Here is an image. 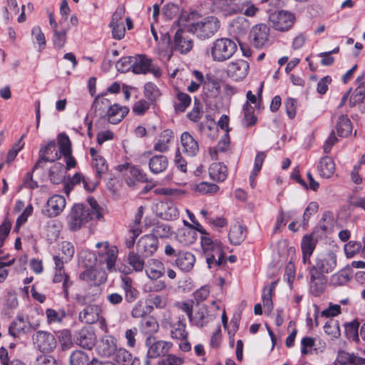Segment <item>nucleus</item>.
Instances as JSON below:
<instances>
[{
	"instance_id": "55",
	"label": "nucleus",
	"mask_w": 365,
	"mask_h": 365,
	"mask_svg": "<svg viewBox=\"0 0 365 365\" xmlns=\"http://www.w3.org/2000/svg\"><path fill=\"white\" fill-rule=\"evenodd\" d=\"M162 208L164 210V217L166 220L176 219L178 215V210L177 207L172 202H166L161 205Z\"/></svg>"
},
{
	"instance_id": "26",
	"label": "nucleus",
	"mask_w": 365,
	"mask_h": 365,
	"mask_svg": "<svg viewBox=\"0 0 365 365\" xmlns=\"http://www.w3.org/2000/svg\"><path fill=\"white\" fill-rule=\"evenodd\" d=\"M214 4L217 5L226 16L241 13L244 9V4L237 3L236 0H215Z\"/></svg>"
},
{
	"instance_id": "13",
	"label": "nucleus",
	"mask_w": 365,
	"mask_h": 365,
	"mask_svg": "<svg viewBox=\"0 0 365 365\" xmlns=\"http://www.w3.org/2000/svg\"><path fill=\"white\" fill-rule=\"evenodd\" d=\"M66 205V201L63 195H53L47 200L46 207L42 210V213L48 217H57L63 212Z\"/></svg>"
},
{
	"instance_id": "11",
	"label": "nucleus",
	"mask_w": 365,
	"mask_h": 365,
	"mask_svg": "<svg viewBox=\"0 0 365 365\" xmlns=\"http://www.w3.org/2000/svg\"><path fill=\"white\" fill-rule=\"evenodd\" d=\"M270 29L265 24L254 26L249 34L250 43L257 48H262L269 43Z\"/></svg>"
},
{
	"instance_id": "33",
	"label": "nucleus",
	"mask_w": 365,
	"mask_h": 365,
	"mask_svg": "<svg viewBox=\"0 0 365 365\" xmlns=\"http://www.w3.org/2000/svg\"><path fill=\"white\" fill-rule=\"evenodd\" d=\"M212 319V317L209 314L207 308L202 306L194 315H192V319L190 321L199 327H203Z\"/></svg>"
},
{
	"instance_id": "54",
	"label": "nucleus",
	"mask_w": 365,
	"mask_h": 365,
	"mask_svg": "<svg viewBox=\"0 0 365 365\" xmlns=\"http://www.w3.org/2000/svg\"><path fill=\"white\" fill-rule=\"evenodd\" d=\"M114 354V359L118 364H125L130 362L132 359L131 354L124 348L116 349Z\"/></svg>"
},
{
	"instance_id": "6",
	"label": "nucleus",
	"mask_w": 365,
	"mask_h": 365,
	"mask_svg": "<svg viewBox=\"0 0 365 365\" xmlns=\"http://www.w3.org/2000/svg\"><path fill=\"white\" fill-rule=\"evenodd\" d=\"M34 347L41 353L53 352L57 346L55 336L47 331L39 330L31 336Z\"/></svg>"
},
{
	"instance_id": "53",
	"label": "nucleus",
	"mask_w": 365,
	"mask_h": 365,
	"mask_svg": "<svg viewBox=\"0 0 365 365\" xmlns=\"http://www.w3.org/2000/svg\"><path fill=\"white\" fill-rule=\"evenodd\" d=\"M93 166L96 170V175L98 178H101L102 175L106 173L108 169L106 160L101 155H96L94 158Z\"/></svg>"
},
{
	"instance_id": "56",
	"label": "nucleus",
	"mask_w": 365,
	"mask_h": 365,
	"mask_svg": "<svg viewBox=\"0 0 365 365\" xmlns=\"http://www.w3.org/2000/svg\"><path fill=\"white\" fill-rule=\"evenodd\" d=\"M110 106V103L109 100L104 97L96 98L93 103V108L95 112L100 111L99 115H102Z\"/></svg>"
},
{
	"instance_id": "40",
	"label": "nucleus",
	"mask_w": 365,
	"mask_h": 365,
	"mask_svg": "<svg viewBox=\"0 0 365 365\" xmlns=\"http://www.w3.org/2000/svg\"><path fill=\"white\" fill-rule=\"evenodd\" d=\"M244 117L242 120V124L245 128H248L255 125L257 121V117L254 115V108L247 101L243 106Z\"/></svg>"
},
{
	"instance_id": "50",
	"label": "nucleus",
	"mask_w": 365,
	"mask_h": 365,
	"mask_svg": "<svg viewBox=\"0 0 365 365\" xmlns=\"http://www.w3.org/2000/svg\"><path fill=\"white\" fill-rule=\"evenodd\" d=\"M133 56H124L118 60L115 63V68L118 71L125 73L130 69L133 70Z\"/></svg>"
},
{
	"instance_id": "57",
	"label": "nucleus",
	"mask_w": 365,
	"mask_h": 365,
	"mask_svg": "<svg viewBox=\"0 0 365 365\" xmlns=\"http://www.w3.org/2000/svg\"><path fill=\"white\" fill-rule=\"evenodd\" d=\"M31 34L38 44V51L43 50L46 47V38L41 28L38 26H34L31 30Z\"/></svg>"
},
{
	"instance_id": "32",
	"label": "nucleus",
	"mask_w": 365,
	"mask_h": 365,
	"mask_svg": "<svg viewBox=\"0 0 365 365\" xmlns=\"http://www.w3.org/2000/svg\"><path fill=\"white\" fill-rule=\"evenodd\" d=\"M210 178L217 182H223L227 175V168L220 163H214L209 168Z\"/></svg>"
},
{
	"instance_id": "5",
	"label": "nucleus",
	"mask_w": 365,
	"mask_h": 365,
	"mask_svg": "<svg viewBox=\"0 0 365 365\" xmlns=\"http://www.w3.org/2000/svg\"><path fill=\"white\" fill-rule=\"evenodd\" d=\"M148 348L146 364L149 365V359L167 356L173 347V343L164 340H158L154 336H148L145 340Z\"/></svg>"
},
{
	"instance_id": "38",
	"label": "nucleus",
	"mask_w": 365,
	"mask_h": 365,
	"mask_svg": "<svg viewBox=\"0 0 365 365\" xmlns=\"http://www.w3.org/2000/svg\"><path fill=\"white\" fill-rule=\"evenodd\" d=\"M336 132L340 137H347L352 131V125L350 120L345 115L339 117L336 125Z\"/></svg>"
},
{
	"instance_id": "1",
	"label": "nucleus",
	"mask_w": 365,
	"mask_h": 365,
	"mask_svg": "<svg viewBox=\"0 0 365 365\" xmlns=\"http://www.w3.org/2000/svg\"><path fill=\"white\" fill-rule=\"evenodd\" d=\"M88 205L76 204L72 207L66 217L70 230H78L90 220H98L102 217L101 207L96 200L90 197L88 199Z\"/></svg>"
},
{
	"instance_id": "43",
	"label": "nucleus",
	"mask_w": 365,
	"mask_h": 365,
	"mask_svg": "<svg viewBox=\"0 0 365 365\" xmlns=\"http://www.w3.org/2000/svg\"><path fill=\"white\" fill-rule=\"evenodd\" d=\"M277 282H273L270 284L267 285L263 289L262 292V302L264 307L267 308L270 312L272 309L273 304H272V292L276 287Z\"/></svg>"
},
{
	"instance_id": "7",
	"label": "nucleus",
	"mask_w": 365,
	"mask_h": 365,
	"mask_svg": "<svg viewBox=\"0 0 365 365\" xmlns=\"http://www.w3.org/2000/svg\"><path fill=\"white\" fill-rule=\"evenodd\" d=\"M336 267V255L333 252L320 254L317 256L314 264L311 266L309 269L318 272L321 274H327L332 271Z\"/></svg>"
},
{
	"instance_id": "8",
	"label": "nucleus",
	"mask_w": 365,
	"mask_h": 365,
	"mask_svg": "<svg viewBox=\"0 0 365 365\" xmlns=\"http://www.w3.org/2000/svg\"><path fill=\"white\" fill-rule=\"evenodd\" d=\"M162 326L165 329H170V336L178 340H186L188 332L186 331V324L184 316L178 317L174 321L170 314L161 322Z\"/></svg>"
},
{
	"instance_id": "48",
	"label": "nucleus",
	"mask_w": 365,
	"mask_h": 365,
	"mask_svg": "<svg viewBox=\"0 0 365 365\" xmlns=\"http://www.w3.org/2000/svg\"><path fill=\"white\" fill-rule=\"evenodd\" d=\"M325 333L331 337L336 338L340 336L339 324L336 320L329 319L324 326Z\"/></svg>"
},
{
	"instance_id": "51",
	"label": "nucleus",
	"mask_w": 365,
	"mask_h": 365,
	"mask_svg": "<svg viewBox=\"0 0 365 365\" xmlns=\"http://www.w3.org/2000/svg\"><path fill=\"white\" fill-rule=\"evenodd\" d=\"M178 103H175V109L184 112L191 103L190 96L185 93L178 92L177 94Z\"/></svg>"
},
{
	"instance_id": "39",
	"label": "nucleus",
	"mask_w": 365,
	"mask_h": 365,
	"mask_svg": "<svg viewBox=\"0 0 365 365\" xmlns=\"http://www.w3.org/2000/svg\"><path fill=\"white\" fill-rule=\"evenodd\" d=\"M246 237V228L242 225H234L231 227L229 233L230 243L240 245Z\"/></svg>"
},
{
	"instance_id": "27",
	"label": "nucleus",
	"mask_w": 365,
	"mask_h": 365,
	"mask_svg": "<svg viewBox=\"0 0 365 365\" xmlns=\"http://www.w3.org/2000/svg\"><path fill=\"white\" fill-rule=\"evenodd\" d=\"M127 107H122L118 104L110 106L107 110V117L109 123L117 124L120 123L128 113Z\"/></svg>"
},
{
	"instance_id": "34",
	"label": "nucleus",
	"mask_w": 365,
	"mask_h": 365,
	"mask_svg": "<svg viewBox=\"0 0 365 365\" xmlns=\"http://www.w3.org/2000/svg\"><path fill=\"white\" fill-rule=\"evenodd\" d=\"M351 274V268H344L331 275L330 283L334 287L344 286L350 280Z\"/></svg>"
},
{
	"instance_id": "52",
	"label": "nucleus",
	"mask_w": 365,
	"mask_h": 365,
	"mask_svg": "<svg viewBox=\"0 0 365 365\" xmlns=\"http://www.w3.org/2000/svg\"><path fill=\"white\" fill-rule=\"evenodd\" d=\"M59 150L63 155L71 154V144L68 135L61 133L58 137Z\"/></svg>"
},
{
	"instance_id": "10",
	"label": "nucleus",
	"mask_w": 365,
	"mask_h": 365,
	"mask_svg": "<svg viewBox=\"0 0 365 365\" xmlns=\"http://www.w3.org/2000/svg\"><path fill=\"white\" fill-rule=\"evenodd\" d=\"M133 72L135 74L151 73L156 78L160 77L162 73L160 68L154 66L152 60L143 54L133 56Z\"/></svg>"
},
{
	"instance_id": "62",
	"label": "nucleus",
	"mask_w": 365,
	"mask_h": 365,
	"mask_svg": "<svg viewBox=\"0 0 365 365\" xmlns=\"http://www.w3.org/2000/svg\"><path fill=\"white\" fill-rule=\"evenodd\" d=\"M345 255L348 258H351L359 252L361 249L360 243L355 241H350L344 245Z\"/></svg>"
},
{
	"instance_id": "30",
	"label": "nucleus",
	"mask_w": 365,
	"mask_h": 365,
	"mask_svg": "<svg viewBox=\"0 0 365 365\" xmlns=\"http://www.w3.org/2000/svg\"><path fill=\"white\" fill-rule=\"evenodd\" d=\"M121 281L120 287L125 292V300L129 303L134 302L138 297L139 292L133 287L132 279L125 276L122 277Z\"/></svg>"
},
{
	"instance_id": "16",
	"label": "nucleus",
	"mask_w": 365,
	"mask_h": 365,
	"mask_svg": "<svg viewBox=\"0 0 365 365\" xmlns=\"http://www.w3.org/2000/svg\"><path fill=\"white\" fill-rule=\"evenodd\" d=\"M249 70L248 62L242 59L230 62L227 67V75L236 81L244 79L247 76Z\"/></svg>"
},
{
	"instance_id": "25",
	"label": "nucleus",
	"mask_w": 365,
	"mask_h": 365,
	"mask_svg": "<svg viewBox=\"0 0 365 365\" xmlns=\"http://www.w3.org/2000/svg\"><path fill=\"white\" fill-rule=\"evenodd\" d=\"M365 359L344 351L338 352L334 365H363Z\"/></svg>"
},
{
	"instance_id": "14",
	"label": "nucleus",
	"mask_w": 365,
	"mask_h": 365,
	"mask_svg": "<svg viewBox=\"0 0 365 365\" xmlns=\"http://www.w3.org/2000/svg\"><path fill=\"white\" fill-rule=\"evenodd\" d=\"M158 240L153 235H146L140 237L137 243L138 253L148 257L153 255L158 250Z\"/></svg>"
},
{
	"instance_id": "42",
	"label": "nucleus",
	"mask_w": 365,
	"mask_h": 365,
	"mask_svg": "<svg viewBox=\"0 0 365 365\" xmlns=\"http://www.w3.org/2000/svg\"><path fill=\"white\" fill-rule=\"evenodd\" d=\"M317 242V239L315 237L314 232L304 236L301 244L302 252H306L307 255H312Z\"/></svg>"
},
{
	"instance_id": "47",
	"label": "nucleus",
	"mask_w": 365,
	"mask_h": 365,
	"mask_svg": "<svg viewBox=\"0 0 365 365\" xmlns=\"http://www.w3.org/2000/svg\"><path fill=\"white\" fill-rule=\"evenodd\" d=\"M88 356L83 351L76 350L70 356V365H86L89 361Z\"/></svg>"
},
{
	"instance_id": "18",
	"label": "nucleus",
	"mask_w": 365,
	"mask_h": 365,
	"mask_svg": "<svg viewBox=\"0 0 365 365\" xmlns=\"http://www.w3.org/2000/svg\"><path fill=\"white\" fill-rule=\"evenodd\" d=\"M60 158L58 151L56 148L55 142H49L44 148H42L39 151V159L36 162L33 170L42 168L43 162H54Z\"/></svg>"
},
{
	"instance_id": "37",
	"label": "nucleus",
	"mask_w": 365,
	"mask_h": 365,
	"mask_svg": "<svg viewBox=\"0 0 365 365\" xmlns=\"http://www.w3.org/2000/svg\"><path fill=\"white\" fill-rule=\"evenodd\" d=\"M318 170L321 176L329 178L335 171L334 162L330 157L324 156L319 161Z\"/></svg>"
},
{
	"instance_id": "12",
	"label": "nucleus",
	"mask_w": 365,
	"mask_h": 365,
	"mask_svg": "<svg viewBox=\"0 0 365 365\" xmlns=\"http://www.w3.org/2000/svg\"><path fill=\"white\" fill-rule=\"evenodd\" d=\"M38 327V323L31 324L27 318L22 315H18L10 324L9 333L14 337H19L20 335L26 334L31 329H36Z\"/></svg>"
},
{
	"instance_id": "45",
	"label": "nucleus",
	"mask_w": 365,
	"mask_h": 365,
	"mask_svg": "<svg viewBox=\"0 0 365 365\" xmlns=\"http://www.w3.org/2000/svg\"><path fill=\"white\" fill-rule=\"evenodd\" d=\"M158 328V323L153 317H145L141 322V329L146 334L156 333Z\"/></svg>"
},
{
	"instance_id": "17",
	"label": "nucleus",
	"mask_w": 365,
	"mask_h": 365,
	"mask_svg": "<svg viewBox=\"0 0 365 365\" xmlns=\"http://www.w3.org/2000/svg\"><path fill=\"white\" fill-rule=\"evenodd\" d=\"M117 248L115 247H109L108 242H105L104 251H99L98 256L96 257V260L100 264H106V267L108 270H112L114 268L115 261L117 259Z\"/></svg>"
},
{
	"instance_id": "28",
	"label": "nucleus",
	"mask_w": 365,
	"mask_h": 365,
	"mask_svg": "<svg viewBox=\"0 0 365 365\" xmlns=\"http://www.w3.org/2000/svg\"><path fill=\"white\" fill-rule=\"evenodd\" d=\"M145 272L150 279L155 280L164 274L165 267L160 261L155 259H151L148 261Z\"/></svg>"
},
{
	"instance_id": "36",
	"label": "nucleus",
	"mask_w": 365,
	"mask_h": 365,
	"mask_svg": "<svg viewBox=\"0 0 365 365\" xmlns=\"http://www.w3.org/2000/svg\"><path fill=\"white\" fill-rule=\"evenodd\" d=\"M53 283H62V289L66 299L68 298V289L73 284L70 276L66 272H55L53 277Z\"/></svg>"
},
{
	"instance_id": "49",
	"label": "nucleus",
	"mask_w": 365,
	"mask_h": 365,
	"mask_svg": "<svg viewBox=\"0 0 365 365\" xmlns=\"http://www.w3.org/2000/svg\"><path fill=\"white\" fill-rule=\"evenodd\" d=\"M67 29L53 31V43L56 48L60 49L63 48L66 42Z\"/></svg>"
},
{
	"instance_id": "64",
	"label": "nucleus",
	"mask_w": 365,
	"mask_h": 365,
	"mask_svg": "<svg viewBox=\"0 0 365 365\" xmlns=\"http://www.w3.org/2000/svg\"><path fill=\"white\" fill-rule=\"evenodd\" d=\"M61 249L64 255L66 262L70 260L75 253V249L73 244L70 242L64 241L61 243Z\"/></svg>"
},
{
	"instance_id": "2",
	"label": "nucleus",
	"mask_w": 365,
	"mask_h": 365,
	"mask_svg": "<svg viewBox=\"0 0 365 365\" xmlns=\"http://www.w3.org/2000/svg\"><path fill=\"white\" fill-rule=\"evenodd\" d=\"M221 26L220 21L215 16H207L188 26V31L201 40H205L215 36Z\"/></svg>"
},
{
	"instance_id": "19",
	"label": "nucleus",
	"mask_w": 365,
	"mask_h": 365,
	"mask_svg": "<svg viewBox=\"0 0 365 365\" xmlns=\"http://www.w3.org/2000/svg\"><path fill=\"white\" fill-rule=\"evenodd\" d=\"M101 307L96 304L86 306L78 314V319L85 324H94L100 319Z\"/></svg>"
},
{
	"instance_id": "21",
	"label": "nucleus",
	"mask_w": 365,
	"mask_h": 365,
	"mask_svg": "<svg viewBox=\"0 0 365 365\" xmlns=\"http://www.w3.org/2000/svg\"><path fill=\"white\" fill-rule=\"evenodd\" d=\"M192 46V41L182 30L178 29L174 36L173 49L182 54H186L191 51Z\"/></svg>"
},
{
	"instance_id": "23",
	"label": "nucleus",
	"mask_w": 365,
	"mask_h": 365,
	"mask_svg": "<svg viewBox=\"0 0 365 365\" xmlns=\"http://www.w3.org/2000/svg\"><path fill=\"white\" fill-rule=\"evenodd\" d=\"M195 262V255L187 251L178 252L175 265L182 271L190 272L194 267Z\"/></svg>"
},
{
	"instance_id": "63",
	"label": "nucleus",
	"mask_w": 365,
	"mask_h": 365,
	"mask_svg": "<svg viewBox=\"0 0 365 365\" xmlns=\"http://www.w3.org/2000/svg\"><path fill=\"white\" fill-rule=\"evenodd\" d=\"M61 165H55L49 170V178L53 184H58L63 178Z\"/></svg>"
},
{
	"instance_id": "46",
	"label": "nucleus",
	"mask_w": 365,
	"mask_h": 365,
	"mask_svg": "<svg viewBox=\"0 0 365 365\" xmlns=\"http://www.w3.org/2000/svg\"><path fill=\"white\" fill-rule=\"evenodd\" d=\"M46 315L48 324L59 323L66 317V313L63 309L56 311L48 308L46 310Z\"/></svg>"
},
{
	"instance_id": "9",
	"label": "nucleus",
	"mask_w": 365,
	"mask_h": 365,
	"mask_svg": "<svg viewBox=\"0 0 365 365\" xmlns=\"http://www.w3.org/2000/svg\"><path fill=\"white\" fill-rule=\"evenodd\" d=\"M295 20L294 15L286 11H277L269 14V21L271 26L280 31L289 30Z\"/></svg>"
},
{
	"instance_id": "61",
	"label": "nucleus",
	"mask_w": 365,
	"mask_h": 365,
	"mask_svg": "<svg viewBox=\"0 0 365 365\" xmlns=\"http://www.w3.org/2000/svg\"><path fill=\"white\" fill-rule=\"evenodd\" d=\"M365 96V82H361L360 85L355 89L353 95L350 98V103L353 106L358 101H361Z\"/></svg>"
},
{
	"instance_id": "29",
	"label": "nucleus",
	"mask_w": 365,
	"mask_h": 365,
	"mask_svg": "<svg viewBox=\"0 0 365 365\" xmlns=\"http://www.w3.org/2000/svg\"><path fill=\"white\" fill-rule=\"evenodd\" d=\"M168 166V160L166 156L156 155L149 160L150 170L154 174H159L164 172Z\"/></svg>"
},
{
	"instance_id": "3",
	"label": "nucleus",
	"mask_w": 365,
	"mask_h": 365,
	"mask_svg": "<svg viewBox=\"0 0 365 365\" xmlns=\"http://www.w3.org/2000/svg\"><path fill=\"white\" fill-rule=\"evenodd\" d=\"M201 246L209 268L214 265L220 267L225 262L222 245L220 241L213 240L208 236H202Z\"/></svg>"
},
{
	"instance_id": "31",
	"label": "nucleus",
	"mask_w": 365,
	"mask_h": 365,
	"mask_svg": "<svg viewBox=\"0 0 365 365\" xmlns=\"http://www.w3.org/2000/svg\"><path fill=\"white\" fill-rule=\"evenodd\" d=\"M173 132L170 129L163 130L159 135L158 142L154 145V150L164 153L169 149V144L173 139Z\"/></svg>"
},
{
	"instance_id": "59",
	"label": "nucleus",
	"mask_w": 365,
	"mask_h": 365,
	"mask_svg": "<svg viewBox=\"0 0 365 365\" xmlns=\"http://www.w3.org/2000/svg\"><path fill=\"white\" fill-rule=\"evenodd\" d=\"M145 96L150 101H155L160 96V91L153 83H147L144 86Z\"/></svg>"
},
{
	"instance_id": "60",
	"label": "nucleus",
	"mask_w": 365,
	"mask_h": 365,
	"mask_svg": "<svg viewBox=\"0 0 365 365\" xmlns=\"http://www.w3.org/2000/svg\"><path fill=\"white\" fill-rule=\"evenodd\" d=\"M195 190L199 192L206 194L216 192L219 190V187L215 184L201 182L199 184L195 185Z\"/></svg>"
},
{
	"instance_id": "44",
	"label": "nucleus",
	"mask_w": 365,
	"mask_h": 365,
	"mask_svg": "<svg viewBox=\"0 0 365 365\" xmlns=\"http://www.w3.org/2000/svg\"><path fill=\"white\" fill-rule=\"evenodd\" d=\"M141 256L142 255L138 253H135L134 252H130L128 255V263L135 272H141L144 268L145 262L143 259L141 258Z\"/></svg>"
},
{
	"instance_id": "15",
	"label": "nucleus",
	"mask_w": 365,
	"mask_h": 365,
	"mask_svg": "<svg viewBox=\"0 0 365 365\" xmlns=\"http://www.w3.org/2000/svg\"><path fill=\"white\" fill-rule=\"evenodd\" d=\"M73 340L77 345L91 350L95 346L96 337L92 329L83 327L75 332Z\"/></svg>"
},
{
	"instance_id": "41",
	"label": "nucleus",
	"mask_w": 365,
	"mask_h": 365,
	"mask_svg": "<svg viewBox=\"0 0 365 365\" xmlns=\"http://www.w3.org/2000/svg\"><path fill=\"white\" fill-rule=\"evenodd\" d=\"M99 349L103 355L110 356L117 349L116 339L112 336H106L101 341Z\"/></svg>"
},
{
	"instance_id": "20",
	"label": "nucleus",
	"mask_w": 365,
	"mask_h": 365,
	"mask_svg": "<svg viewBox=\"0 0 365 365\" xmlns=\"http://www.w3.org/2000/svg\"><path fill=\"white\" fill-rule=\"evenodd\" d=\"M309 274L310 292L316 297L320 296L325 291L327 277L311 269L309 270Z\"/></svg>"
},
{
	"instance_id": "24",
	"label": "nucleus",
	"mask_w": 365,
	"mask_h": 365,
	"mask_svg": "<svg viewBox=\"0 0 365 365\" xmlns=\"http://www.w3.org/2000/svg\"><path fill=\"white\" fill-rule=\"evenodd\" d=\"M80 278L91 286H98L106 281L105 272L93 269H87L80 274Z\"/></svg>"
},
{
	"instance_id": "4",
	"label": "nucleus",
	"mask_w": 365,
	"mask_h": 365,
	"mask_svg": "<svg viewBox=\"0 0 365 365\" xmlns=\"http://www.w3.org/2000/svg\"><path fill=\"white\" fill-rule=\"evenodd\" d=\"M237 48L235 41L227 38H220L213 41L210 51H208L207 53L211 56L213 61L223 62L230 58Z\"/></svg>"
},
{
	"instance_id": "22",
	"label": "nucleus",
	"mask_w": 365,
	"mask_h": 365,
	"mask_svg": "<svg viewBox=\"0 0 365 365\" xmlns=\"http://www.w3.org/2000/svg\"><path fill=\"white\" fill-rule=\"evenodd\" d=\"M181 145L182 152L187 156H195L199 151L197 141L188 132L182 133Z\"/></svg>"
},
{
	"instance_id": "58",
	"label": "nucleus",
	"mask_w": 365,
	"mask_h": 365,
	"mask_svg": "<svg viewBox=\"0 0 365 365\" xmlns=\"http://www.w3.org/2000/svg\"><path fill=\"white\" fill-rule=\"evenodd\" d=\"M184 358L175 354H168L165 358L158 361V365H182Z\"/></svg>"
},
{
	"instance_id": "35",
	"label": "nucleus",
	"mask_w": 365,
	"mask_h": 365,
	"mask_svg": "<svg viewBox=\"0 0 365 365\" xmlns=\"http://www.w3.org/2000/svg\"><path fill=\"white\" fill-rule=\"evenodd\" d=\"M176 238L182 245L188 246L197 240V232L192 228H182L178 230Z\"/></svg>"
}]
</instances>
